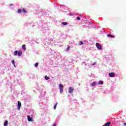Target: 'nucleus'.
<instances>
[{
  "label": "nucleus",
  "instance_id": "nucleus-1",
  "mask_svg": "<svg viewBox=\"0 0 126 126\" xmlns=\"http://www.w3.org/2000/svg\"><path fill=\"white\" fill-rule=\"evenodd\" d=\"M22 55V51H21V50L19 51L17 50H16L14 52V56H18V57H21Z\"/></svg>",
  "mask_w": 126,
  "mask_h": 126
},
{
  "label": "nucleus",
  "instance_id": "nucleus-2",
  "mask_svg": "<svg viewBox=\"0 0 126 126\" xmlns=\"http://www.w3.org/2000/svg\"><path fill=\"white\" fill-rule=\"evenodd\" d=\"M59 87L60 93L61 94H62L63 92V85L62 84H60Z\"/></svg>",
  "mask_w": 126,
  "mask_h": 126
},
{
  "label": "nucleus",
  "instance_id": "nucleus-3",
  "mask_svg": "<svg viewBox=\"0 0 126 126\" xmlns=\"http://www.w3.org/2000/svg\"><path fill=\"white\" fill-rule=\"evenodd\" d=\"M95 46L98 50H102V46L99 43H96Z\"/></svg>",
  "mask_w": 126,
  "mask_h": 126
},
{
  "label": "nucleus",
  "instance_id": "nucleus-4",
  "mask_svg": "<svg viewBox=\"0 0 126 126\" xmlns=\"http://www.w3.org/2000/svg\"><path fill=\"white\" fill-rule=\"evenodd\" d=\"M74 90V89L72 88V87H69L68 93L70 94L73 93Z\"/></svg>",
  "mask_w": 126,
  "mask_h": 126
},
{
  "label": "nucleus",
  "instance_id": "nucleus-5",
  "mask_svg": "<svg viewBox=\"0 0 126 126\" xmlns=\"http://www.w3.org/2000/svg\"><path fill=\"white\" fill-rule=\"evenodd\" d=\"M20 108H21V102L18 101V110H20Z\"/></svg>",
  "mask_w": 126,
  "mask_h": 126
},
{
  "label": "nucleus",
  "instance_id": "nucleus-6",
  "mask_svg": "<svg viewBox=\"0 0 126 126\" xmlns=\"http://www.w3.org/2000/svg\"><path fill=\"white\" fill-rule=\"evenodd\" d=\"M27 118L28 122H33V119H32V118L30 117V116L28 115Z\"/></svg>",
  "mask_w": 126,
  "mask_h": 126
},
{
  "label": "nucleus",
  "instance_id": "nucleus-7",
  "mask_svg": "<svg viewBox=\"0 0 126 126\" xmlns=\"http://www.w3.org/2000/svg\"><path fill=\"white\" fill-rule=\"evenodd\" d=\"M109 76L110 77H115V73L111 72L109 73Z\"/></svg>",
  "mask_w": 126,
  "mask_h": 126
},
{
  "label": "nucleus",
  "instance_id": "nucleus-8",
  "mask_svg": "<svg viewBox=\"0 0 126 126\" xmlns=\"http://www.w3.org/2000/svg\"><path fill=\"white\" fill-rule=\"evenodd\" d=\"M110 125H111V122H107V123H106L105 125H104L102 126H109Z\"/></svg>",
  "mask_w": 126,
  "mask_h": 126
},
{
  "label": "nucleus",
  "instance_id": "nucleus-9",
  "mask_svg": "<svg viewBox=\"0 0 126 126\" xmlns=\"http://www.w3.org/2000/svg\"><path fill=\"white\" fill-rule=\"evenodd\" d=\"M22 49H23V50L24 51H25V50H26V45H25V44H23L22 45Z\"/></svg>",
  "mask_w": 126,
  "mask_h": 126
},
{
  "label": "nucleus",
  "instance_id": "nucleus-10",
  "mask_svg": "<svg viewBox=\"0 0 126 126\" xmlns=\"http://www.w3.org/2000/svg\"><path fill=\"white\" fill-rule=\"evenodd\" d=\"M7 124H8V121L6 120L4 123V126H7Z\"/></svg>",
  "mask_w": 126,
  "mask_h": 126
},
{
  "label": "nucleus",
  "instance_id": "nucleus-11",
  "mask_svg": "<svg viewBox=\"0 0 126 126\" xmlns=\"http://www.w3.org/2000/svg\"><path fill=\"white\" fill-rule=\"evenodd\" d=\"M107 37H110L111 38H115V36L114 35H112V34H108Z\"/></svg>",
  "mask_w": 126,
  "mask_h": 126
},
{
  "label": "nucleus",
  "instance_id": "nucleus-12",
  "mask_svg": "<svg viewBox=\"0 0 126 126\" xmlns=\"http://www.w3.org/2000/svg\"><path fill=\"white\" fill-rule=\"evenodd\" d=\"M83 45V42L82 41H79V46H81V45Z\"/></svg>",
  "mask_w": 126,
  "mask_h": 126
},
{
  "label": "nucleus",
  "instance_id": "nucleus-13",
  "mask_svg": "<svg viewBox=\"0 0 126 126\" xmlns=\"http://www.w3.org/2000/svg\"><path fill=\"white\" fill-rule=\"evenodd\" d=\"M22 11L24 13H27V11L24 8H23Z\"/></svg>",
  "mask_w": 126,
  "mask_h": 126
},
{
  "label": "nucleus",
  "instance_id": "nucleus-14",
  "mask_svg": "<svg viewBox=\"0 0 126 126\" xmlns=\"http://www.w3.org/2000/svg\"><path fill=\"white\" fill-rule=\"evenodd\" d=\"M18 12L19 13H21V12H22V10H21V9H18Z\"/></svg>",
  "mask_w": 126,
  "mask_h": 126
},
{
  "label": "nucleus",
  "instance_id": "nucleus-15",
  "mask_svg": "<svg viewBox=\"0 0 126 126\" xmlns=\"http://www.w3.org/2000/svg\"><path fill=\"white\" fill-rule=\"evenodd\" d=\"M58 105V102H57L55 105H54V110H56V109L57 108V105Z\"/></svg>",
  "mask_w": 126,
  "mask_h": 126
},
{
  "label": "nucleus",
  "instance_id": "nucleus-16",
  "mask_svg": "<svg viewBox=\"0 0 126 126\" xmlns=\"http://www.w3.org/2000/svg\"><path fill=\"white\" fill-rule=\"evenodd\" d=\"M45 79L46 80H48V79H50V77H48L47 76H45Z\"/></svg>",
  "mask_w": 126,
  "mask_h": 126
},
{
  "label": "nucleus",
  "instance_id": "nucleus-17",
  "mask_svg": "<svg viewBox=\"0 0 126 126\" xmlns=\"http://www.w3.org/2000/svg\"><path fill=\"white\" fill-rule=\"evenodd\" d=\"M62 24L63 26L67 25V23H66L65 22H62Z\"/></svg>",
  "mask_w": 126,
  "mask_h": 126
},
{
  "label": "nucleus",
  "instance_id": "nucleus-18",
  "mask_svg": "<svg viewBox=\"0 0 126 126\" xmlns=\"http://www.w3.org/2000/svg\"><path fill=\"white\" fill-rule=\"evenodd\" d=\"M12 63L13 64L14 66L15 67V63H14V60H12Z\"/></svg>",
  "mask_w": 126,
  "mask_h": 126
},
{
  "label": "nucleus",
  "instance_id": "nucleus-19",
  "mask_svg": "<svg viewBox=\"0 0 126 126\" xmlns=\"http://www.w3.org/2000/svg\"><path fill=\"white\" fill-rule=\"evenodd\" d=\"M104 84V82L102 81H100L99 82V85H102V84Z\"/></svg>",
  "mask_w": 126,
  "mask_h": 126
},
{
  "label": "nucleus",
  "instance_id": "nucleus-20",
  "mask_svg": "<svg viewBox=\"0 0 126 126\" xmlns=\"http://www.w3.org/2000/svg\"><path fill=\"white\" fill-rule=\"evenodd\" d=\"M96 85V82H94L92 84V86H95Z\"/></svg>",
  "mask_w": 126,
  "mask_h": 126
},
{
  "label": "nucleus",
  "instance_id": "nucleus-21",
  "mask_svg": "<svg viewBox=\"0 0 126 126\" xmlns=\"http://www.w3.org/2000/svg\"><path fill=\"white\" fill-rule=\"evenodd\" d=\"M38 64H39V63H35L34 64V66H35V67H37V66H38Z\"/></svg>",
  "mask_w": 126,
  "mask_h": 126
},
{
  "label": "nucleus",
  "instance_id": "nucleus-22",
  "mask_svg": "<svg viewBox=\"0 0 126 126\" xmlns=\"http://www.w3.org/2000/svg\"><path fill=\"white\" fill-rule=\"evenodd\" d=\"M70 48V47L69 46H68L67 49H66V51L68 52V51H69V49Z\"/></svg>",
  "mask_w": 126,
  "mask_h": 126
},
{
  "label": "nucleus",
  "instance_id": "nucleus-23",
  "mask_svg": "<svg viewBox=\"0 0 126 126\" xmlns=\"http://www.w3.org/2000/svg\"><path fill=\"white\" fill-rule=\"evenodd\" d=\"M77 20H80V17H77Z\"/></svg>",
  "mask_w": 126,
  "mask_h": 126
},
{
  "label": "nucleus",
  "instance_id": "nucleus-24",
  "mask_svg": "<svg viewBox=\"0 0 126 126\" xmlns=\"http://www.w3.org/2000/svg\"><path fill=\"white\" fill-rule=\"evenodd\" d=\"M12 5H13V4H10V6H12Z\"/></svg>",
  "mask_w": 126,
  "mask_h": 126
},
{
  "label": "nucleus",
  "instance_id": "nucleus-25",
  "mask_svg": "<svg viewBox=\"0 0 126 126\" xmlns=\"http://www.w3.org/2000/svg\"><path fill=\"white\" fill-rule=\"evenodd\" d=\"M124 126H126V123H124Z\"/></svg>",
  "mask_w": 126,
  "mask_h": 126
}]
</instances>
